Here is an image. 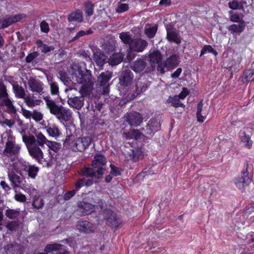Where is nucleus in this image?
<instances>
[{
    "mask_svg": "<svg viewBox=\"0 0 254 254\" xmlns=\"http://www.w3.org/2000/svg\"><path fill=\"white\" fill-rule=\"evenodd\" d=\"M46 108L50 113L55 116L61 122H67L72 117L71 110L61 105H58L55 100L49 96H43Z\"/></svg>",
    "mask_w": 254,
    "mask_h": 254,
    "instance_id": "f257e3e1",
    "label": "nucleus"
},
{
    "mask_svg": "<svg viewBox=\"0 0 254 254\" xmlns=\"http://www.w3.org/2000/svg\"><path fill=\"white\" fill-rule=\"evenodd\" d=\"M78 210L83 215H88L94 211L95 205L84 201L78 203Z\"/></svg>",
    "mask_w": 254,
    "mask_h": 254,
    "instance_id": "6ab92c4d",
    "label": "nucleus"
},
{
    "mask_svg": "<svg viewBox=\"0 0 254 254\" xmlns=\"http://www.w3.org/2000/svg\"><path fill=\"white\" fill-rule=\"evenodd\" d=\"M229 7L233 10H236L238 9H240L244 10V6L242 5V3H239L237 0H233L232 1H230L228 3Z\"/></svg>",
    "mask_w": 254,
    "mask_h": 254,
    "instance_id": "603ef678",
    "label": "nucleus"
},
{
    "mask_svg": "<svg viewBox=\"0 0 254 254\" xmlns=\"http://www.w3.org/2000/svg\"><path fill=\"white\" fill-rule=\"evenodd\" d=\"M24 17L23 14H17L0 19V29L7 27L11 24L18 22Z\"/></svg>",
    "mask_w": 254,
    "mask_h": 254,
    "instance_id": "f3484780",
    "label": "nucleus"
},
{
    "mask_svg": "<svg viewBox=\"0 0 254 254\" xmlns=\"http://www.w3.org/2000/svg\"><path fill=\"white\" fill-rule=\"evenodd\" d=\"M46 129L47 133L50 136L56 138L60 135V131L58 127L54 124L49 125L46 127Z\"/></svg>",
    "mask_w": 254,
    "mask_h": 254,
    "instance_id": "72a5a7b5",
    "label": "nucleus"
},
{
    "mask_svg": "<svg viewBox=\"0 0 254 254\" xmlns=\"http://www.w3.org/2000/svg\"><path fill=\"white\" fill-rule=\"evenodd\" d=\"M106 158L101 154L96 155L94 156V159L92 162V167L96 168V172L98 178H101L105 173V169L103 167L106 163Z\"/></svg>",
    "mask_w": 254,
    "mask_h": 254,
    "instance_id": "0eeeda50",
    "label": "nucleus"
},
{
    "mask_svg": "<svg viewBox=\"0 0 254 254\" xmlns=\"http://www.w3.org/2000/svg\"><path fill=\"white\" fill-rule=\"evenodd\" d=\"M40 29L42 32L47 33L50 30L49 24L44 20L42 21L40 23Z\"/></svg>",
    "mask_w": 254,
    "mask_h": 254,
    "instance_id": "e2e57ef3",
    "label": "nucleus"
},
{
    "mask_svg": "<svg viewBox=\"0 0 254 254\" xmlns=\"http://www.w3.org/2000/svg\"><path fill=\"white\" fill-rule=\"evenodd\" d=\"M82 14V11L77 9L69 15L68 20L69 22L77 21L81 22L83 20Z\"/></svg>",
    "mask_w": 254,
    "mask_h": 254,
    "instance_id": "f704fd0d",
    "label": "nucleus"
},
{
    "mask_svg": "<svg viewBox=\"0 0 254 254\" xmlns=\"http://www.w3.org/2000/svg\"><path fill=\"white\" fill-rule=\"evenodd\" d=\"M167 39L170 42H174L176 44L181 43V38L179 33L174 29H168L167 30Z\"/></svg>",
    "mask_w": 254,
    "mask_h": 254,
    "instance_id": "b1692460",
    "label": "nucleus"
},
{
    "mask_svg": "<svg viewBox=\"0 0 254 254\" xmlns=\"http://www.w3.org/2000/svg\"><path fill=\"white\" fill-rule=\"evenodd\" d=\"M7 139L3 150L2 156L9 161L13 162L18 159L21 150V145L16 143L15 138L11 134H6Z\"/></svg>",
    "mask_w": 254,
    "mask_h": 254,
    "instance_id": "f03ea898",
    "label": "nucleus"
},
{
    "mask_svg": "<svg viewBox=\"0 0 254 254\" xmlns=\"http://www.w3.org/2000/svg\"><path fill=\"white\" fill-rule=\"evenodd\" d=\"M39 55V54L37 52H34L30 53L26 57V62L28 63L31 62L35 58H37Z\"/></svg>",
    "mask_w": 254,
    "mask_h": 254,
    "instance_id": "680f3d73",
    "label": "nucleus"
},
{
    "mask_svg": "<svg viewBox=\"0 0 254 254\" xmlns=\"http://www.w3.org/2000/svg\"><path fill=\"white\" fill-rule=\"evenodd\" d=\"M96 170L97 169L94 168L93 167L92 168L85 167L81 170V174L86 177H91L92 178L95 177L98 179L99 178L97 177Z\"/></svg>",
    "mask_w": 254,
    "mask_h": 254,
    "instance_id": "2f4dec72",
    "label": "nucleus"
},
{
    "mask_svg": "<svg viewBox=\"0 0 254 254\" xmlns=\"http://www.w3.org/2000/svg\"><path fill=\"white\" fill-rule=\"evenodd\" d=\"M208 113V110L206 108L203 109L202 101L199 102L197 106L196 117L197 121L201 123L203 122Z\"/></svg>",
    "mask_w": 254,
    "mask_h": 254,
    "instance_id": "4be33fe9",
    "label": "nucleus"
},
{
    "mask_svg": "<svg viewBox=\"0 0 254 254\" xmlns=\"http://www.w3.org/2000/svg\"><path fill=\"white\" fill-rule=\"evenodd\" d=\"M127 155H128L127 157L128 158V159L133 162H137L141 156L142 152L140 149L138 148L133 150L130 149Z\"/></svg>",
    "mask_w": 254,
    "mask_h": 254,
    "instance_id": "473e14b6",
    "label": "nucleus"
},
{
    "mask_svg": "<svg viewBox=\"0 0 254 254\" xmlns=\"http://www.w3.org/2000/svg\"><path fill=\"white\" fill-rule=\"evenodd\" d=\"M133 75L132 72L129 69H125L123 70L119 78V83L125 86L130 85L133 81Z\"/></svg>",
    "mask_w": 254,
    "mask_h": 254,
    "instance_id": "2eb2a0df",
    "label": "nucleus"
},
{
    "mask_svg": "<svg viewBox=\"0 0 254 254\" xmlns=\"http://www.w3.org/2000/svg\"><path fill=\"white\" fill-rule=\"evenodd\" d=\"M128 9V5L127 3H120L118 4V6L116 8V12L118 13H122L127 11Z\"/></svg>",
    "mask_w": 254,
    "mask_h": 254,
    "instance_id": "052dcab7",
    "label": "nucleus"
},
{
    "mask_svg": "<svg viewBox=\"0 0 254 254\" xmlns=\"http://www.w3.org/2000/svg\"><path fill=\"white\" fill-rule=\"evenodd\" d=\"M63 246L59 244L48 245L45 248V251L48 253H52V254H64L62 251Z\"/></svg>",
    "mask_w": 254,
    "mask_h": 254,
    "instance_id": "cd10ccee",
    "label": "nucleus"
},
{
    "mask_svg": "<svg viewBox=\"0 0 254 254\" xmlns=\"http://www.w3.org/2000/svg\"><path fill=\"white\" fill-rule=\"evenodd\" d=\"M20 224V223L19 221H11L7 223V225H6V227L9 231H16L18 229Z\"/></svg>",
    "mask_w": 254,
    "mask_h": 254,
    "instance_id": "09e8293b",
    "label": "nucleus"
},
{
    "mask_svg": "<svg viewBox=\"0 0 254 254\" xmlns=\"http://www.w3.org/2000/svg\"><path fill=\"white\" fill-rule=\"evenodd\" d=\"M84 186V178L80 179L78 180V181L75 184V187L74 190H76V191L78 190L81 187Z\"/></svg>",
    "mask_w": 254,
    "mask_h": 254,
    "instance_id": "338daca9",
    "label": "nucleus"
},
{
    "mask_svg": "<svg viewBox=\"0 0 254 254\" xmlns=\"http://www.w3.org/2000/svg\"><path fill=\"white\" fill-rule=\"evenodd\" d=\"M120 38L124 44L128 45L129 47L133 40L128 32H122L120 34Z\"/></svg>",
    "mask_w": 254,
    "mask_h": 254,
    "instance_id": "79ce46f5",
    "label": "nucleus"
},
{
    "mask_svg": "<svg viewBox=\"0 0 254 254\" xmlns=\"http://www.w3.org/2000/svg\"><path fill=\"white\" fill-rule=\"evenodd\" d=\"M206 53H212L215 55H217V53L215 51L212 47L210 45H205L201 51L200 56H202L203 55Z\"/></svg>",
    "mask_w": 254,
    "mask_h": 254,
    "instance_id": "6e6d98bb",
    "label": "nucleus"
},
{
    "mask_svg": "<svg viewBox=\"0 0 254 254\" xmlns=\"http://www.w3.org/2000/svg\"><path fill=\"white\" fill-rule=\"evenodd\" d=\"M32 118L36 122H39L43 119V115L40 112L37 110H33L32 111Z\"/></svg>",
    "mask_w": 254,
    "mask_h": 254,
    "instance_id": "13d9d810",
    "label": "nucleus"
},
{
    "mask_svg": "<svg viewBox=\"0 0 254 254\" xmlns=\"http://www.w3.org/2000/svg\"><path fill=\"white\" fill-rule=\"evenodd\" d=\"M15 194L14 195L15 199L21 202H24L26 200V197L25 195L21 193H17V190H15Z\"/></svg>",
    "mask_w": 254,
    "mask_h": 254,
    "instance_id": "bf43d9fd",
    "label": "nucleus"
},
{
    "mask_svg": "<svg viewBox=\"0 0 254 254\" xmlns=\"http://www.w3.org/2000/svg\"><path fill=\"white\" fill-rule=\"evenodd\" d=\"M39 169L35 166L29 165L28 169L27 172H28V176L31 178L34 179L37 175Z\"/></svg>",
    "mask_w": 254,
    "mask_h": 254,
    "instance_id": "8fccbe9b",
    "label": "nucleus"
},
{
    "mask_svg": "<svg viewBox=\"0 0 254 254\" xmlns=\"http://www.w3.org/2000/svg\"><path fill=\"white\" fill-rule=\"evenodd\" d=\"M10 166L8 168L7 176L12 188L15 189L17 187H20L27 190L24 176L20 171L16 170L15 166Z\"/></svg>",
    "mask_w": 254,
    "mask_h": 254,
    "instance_id": "20e7f679",
    "label": "nucleus"
},
{
    "mask_svg": "<svg viewBox=\"0 0 254 254\" xmlns=\"http://www.w3.org/2000/svg\"><path fill=\"white\" fill-rule=\"evenodd\" d=\"M149 85V82L146 79H139L136 83V92L131 95L130 99H133L137 95L140 94L141 92H144L148 87Z\"/></svg>",
    "mask_w": 254,
    "mask_h": 254,
    "instance_id": "a211bd4d",
    "label": "nucleus"
},
{
    "mask_svg": "<svg viewBox=\"0 0 254 254\" xmlns=\"http://www.w3.org/2000/svg\"><path fill=\"white\" fill-rule=\"evenodd\" d=\"M241 138L242 141L245 143V145L250 148L252 145L253 142L250 136L247 135L245 132H243V135H242Z\"/></svg>",
    "mask_w": 254,
    "mask_h": 254,
    "instance_id": "5fc2aeb1",
    "label": "nucleus"
},
{
    "mask_svg": "<svg viewBox=\"0 0 254 254\" xmlns=\"http://www.w3.org/2000/svg\"><path fill=\"white\" fill-rule=\"evenodd\" d=\"M21 113L23 116L28 119H30L32 117V112H31L25 108L21 107Z\"/></svg>",
    "mask_w": 254,
    "mask_h": 254,
    "instance_id": "0e129e2a",
    "label": "nucleus"
},
{
    "mask_svg": "<svg viewBox=\"0 0 254 254\" xmlns=\"http://www.w3.org/2000/svg\"><path fill=\"white\" fill-rule=\"evenodd\" d=\"M91 142L89 137H79L72 142L70 146L74 151L82 152L89 146Z\"/></svg>",
    "mask_w": 254,
    "mask_h": 254,
    "instance_id": "1a4fd4ad",
    "label": "nucleus"
},
{
    "mask_svg": "<svg viewBox=\"0 0 254 254\" xmlns=\"http://www.w3.org/2000/svg\"><path fill=\"white\" fill-rule=\"evenodd\" d=\"M94 60L98 66L102 67L108 62V58L101 52H96L94 54Z\"/></svg>",
    "mask_w": 254,
    "mask_h": 254,
    "instance_id": "c756f323",
    "label": "nucleus"
},
{
    "mask_svg": "<svg viewBox=\"0 0 254 254\" xmlns=\"http://www.w3.org/2000/svg\"><path fill=\"white\" fill-rule=\"evenodd\" d=\"M140 132L138 130L132 129L130 131L124 132L123 137L126 139H137L140 137Z\"/></svg>",
    "mask_w": 254,
    "mask_h": 254,
    "instance_id": "58836bf2",
    "label": "nucleus"
},
{
    "mask_svg": "<svg viewBox=\"0 0 254 254\" xmlns=\"http://www.w3.org/2000/svg\"><path fill=\"white\" fill-rule=\"evenodd\" d=\"M0 185L2 187V188L6 192H8V191L11 190L10 187L8 185L7 183H6L5 181H2L0 183Z\"/></svg>",
    "mask_w": 254,
    "mask_h": 254,
    "instance_id": "774afa93",
    "label": "nucleus"
},
{
    "mask_svg": "<svg viewBox=\"0 0 254 254\" xmlns=\"http://www.w3.org/2000/svg\"><path fill=\"white\" fill-rule=\"evenodd\" d=\"M245 167L246 168L242 172L241 175L235 179V184L240 189H242L248 186L251 181V179L249 176L248 172V164L247 162L246 163Z\"/></svg>",
    "mask_w": 254,
    "mask_h": 254,
    "instance_id": "6e6552de",
    "label": "nucleus"
},
{
    "mask_svg": "<svg viewBox=\"0 0 254 254\" xmlns=\"http://www.w3.org/2000/svg\"><path fill=\"white\" fill-rule=\"evenodd\" d=\"M74 77L78 83L81 84L86 87L92 85L91 74L89 70L78 68L77 72L75 73Z\"/></svg>",
    "mask_w": 254,
    "mask_h": 254,
    "instance_id": "423d86ee",
    "label": "nucleus"
},
{
    "mask_svg": "<svg viewBox=\"0 0 254 254\" xmlns=\"http://www.w3.org/2000/svg\"><path fill=\"white\" fill-rule=\"evenodd\" d=\"M246 23L244 20H242L238 24H233L230 25L228 28L231 33H237L239 35L243 32L245 27Z\"/></svg>",
    "mask_w": 254,
    "mask_h": 254,
    "instance_id": "a878e982",
    "label": "nucleus"
},
{
    "mask_svg": "<svg viewBox=\"0 0 254 254\" xmlns=\"http://www.w3.org/2000/svg\"><path fill=\"white\" fill-rule=\"evenodd\" d=\"M103 215L109 225L114 227H118L120 224V220L117 218L116 214L112 211L110 209L104 210Z\"/></svg>",
    "mask_w": 254,
    "mask_h": 254,
    "instance_id": "dca6fc26",
    "label": "nucleus"
},
{
    "mask_svg": "<svg viewBox=\"0 0 254 254\" xmlns=\"http://www.w3.org/2000/svg\"><path fill=\"white\" fill-rule=\"evenodd\" d=\"M178 64V56L176 55L171 56L166 60L164 63L165 66L169 68L176 66Z\"/></svg>",
    "mask_w": 254,
    "mask_h": 254,
    "instance_id": "c9c22d12",
    "label": "nucleus"
},
{
    "mask_svg": "<svg viewBox=\"0 0 254 254\" xmlns=\"http://www.w3.org/2000/svg\"><path fill=\"white\" fill-rule=\"evenodd\" d=\"M35 137L36 140V143L41 147H43L45 144H47V142L49 141L46 136L41 132L37 133Z\"/></svg>",
    "mask_w": 254,
    "mask_h": 254,
    "instance_id": "37998d69",
    "label": "nucleus"
},
{
    "mask_svg": "<svg viewBox=\"0 0 254 254\" xmlns=\"http://www.w3.org/2000/svg\"><path fill=\"white\" fill-rule=\"evenodd\" d=\"M0 101L1 105L6 107V111L9 114H15L17 112L16 108L13 105L12 100L8 97Z\"/></svg>",
    "mask_w": 254,
    "mask_h": 254,
    "instance_id": "5701e85b",
    "label": "nucleus"
},
{
    "mask_svg": "<svg viewBox=\"0 0 254 254\" xmlns=\"http://www.w3.org/2000/svg\"><path fill=\"white\" fill-rule=\"evenodd\" d=\"M124 58V56L121 53H116L112 55L110 59V64L112 65H117L121 63Z\"/></svg>",
    "mask_w": 254,
    "mask_h": 254,
    "instance_id": "a19ab883",
    "label": "nucleus"
},
{
    "mask_svg": "<svg viewBox=\"0 0 254 254\" xmlns=\"http://www.w3.org/2000/svg\"><path fill=\"white\" fill-rule=\"evenodd\" d=\"M110 167L111 168V174L114 176H119L121 175L120 170L113 165L111 164Z\"/></svg>",
    "mask_w": 254,
    "mask_h": 254,
    "instance_id": "69168bd1",
    "label": "nucleus"
},
{
    "mask_svg": "<svg viewBox=\"0 0 254 254\" xmlns=\"http://www.w3.org/2000/svg\"><path fill=\"white\" fill-rule=\"evenodd\" d=\"M67 98V103L70 107L80 110L83 106L84 97L83 96L72 97V95L69 93Z\"/></svg>",
    "mask_w": 254,
    "mask_h": 254,
    "instance_id": "4468645a",
    "label": "nucleus"
},
{
    "mask_svg": "<svg viewBox=\"0 0 254 254\" xmlns=\"http://www.w3.org/2000/svg\"><path fill=\"white\" fill-rule=\"evenodd\" d=\"M29 89L34 93H36L41 95L44 93V84L39 80L33 77H30L27 82Z\"/></svg>",
    "mask_w": 254,
    "mask_h": 254,
    "instance_id": "f8f14e48",
    "label": "nucleus"
},
{
    "mask_svg": "<svg viewBox=\"0 0 254 254\" xmlns=\"http://www.w3.org/2000/svg\"><path fill=\"white\" fill-rule=\"evenodd\" d=\"M76 228L80 232L90 233L92 232V224L86 220H80L77 221Z\"/></svg>",
    "mask_w": 254,
    "mask_h": 254,
    "instance_id": "aec40b11",
    "label": "nucleus"
},
{
    "mask_svg": "<svg viewBox=\"0 0 254 254\" xmlns=\"http://www.w3.org/2000/svg\"><path fill=\"white\" fill-rule=\"evenodd\" d=\"M143 121L141 115L136 112H130L126 116V121L131 127H137Z\"/></svg>",
    "mask_w": 254,
    "mask_h": 254,
    "instance_id": "ddd939ff",
    "label": "nucleus"
},
{
    "mask_svg": "<svg viewBox=\"0 0 254 254\" xmlns=\"http://www.w3.org/2000/svg\"><path fill=\"white\" fill-rule=\"evenodd\" d=\"M157 30V26H153L148 27L147 26L145 27L144 33L149 38H152L155 35V34Z\"/></svg>",
    "mask_w": 254,
    "mask_h": 254,
    "instance_id": "c03bdc74",
    "label": "nucleus"
},
{
    "mask_svg": "<svg viewBox=\"0 0 254 254\" xmlns=\"http://www.w3.org/2000/svg\"><path fill=\"white\" fill-rule=\"evenodd\" d=\"M50 149L54 151L55 152H58L61 148V144L55 141L49 140L46 144Z\"/></svg>",
    "mask_w": 254,
    "mask_h": 254,
    "instance_id": "de8ad7c7",
    "label": "nucleus"
},
{
    "mask_svg": "<svg viewBox=\"0 0 254 254\" xmlns=\"http://www.w3.org/2000/svg\"><path fill=\"white\" fill-rule=\"evenodd\" d=\"M254 80V70L247 69L244 72L242 77L243 82H250Z\"/></svg>",
    "mask_w": 254,
    "mask_h": 254,
    "instance_id": "4c0bfd02",
    "label": "nucleus"
},
{
    "mask_svg": "<svg viewBox=\"0 0 254 254\" xmlns=\"http://www.w3.org/2000/svg\"><path fill=\"white\" fill-rule=\"evenodd\" d=\"M161 127L160 118L158 117L151 119L149 122L144 130L145 133L150 136H152L154 133L158 131Z\"/></svg>",
    "mask_w": 254,
    "mask_h": 254,
    "instance_id": "9b49d317",
    "label": "nucleus"
},
{
    "mask_svg": "<svg viewBox=\"0 0 254 254\" xmlns=\"http://www.w3.org/2000/svg\"><path fill=\"white\" fill-rule=\"evenodd\" d=\"M36 44L37 46L41 49L42 52L47 53L55 49V47L53 46H48L43 43V42L39 40L37 41Z\"/></svg>",
    "mask_w": 254,
    "mask_h": 254,
    "instance_id": "ea45409f",
    "label": "nucleus"
},
{
    "mask_svg": "<svg viewBox=\"0 0 254 254\" xmlns=\"http://www.w3.org/2000/svg\"><path fill=\"white\" fill-rule=\"evenodd\" d=\"M147 41L141 38L133 39L129 46L130 51L137 53L142 52L148 46Z\"/></svg>",
    "mask_w": 254,
    "mask_h": 254,
    "instance_id": "9d476101",
    "label": "nucleus"
},
{
    "mask_svg": "<svg viewBox=\"0 0 254 254\" xmlns=\"http://www.w3.org/2000/svg\"><path fill=\"white\" fill-rule=\"evenodd\" d=\"M13 92L16 98L23 99L26 105L33 108L36 106H39L42 102L41 99L34 100L30 95L26 96V93L24 89L18 84L12 85Z\"/></svg>",
    "mask_w": 254,
    "mask_h": 254,
    "instance_id": "39448f33",
    "label": "nucleus"
},
{
    "mask_svg": "<svg viewBox=\"0 0 254 254\" xmlns=\"http://www.w3.org/2000/svg\"><path fill=\"white\" fill-rule=\"evenodd\" d=\"M229 14L230 15V20L233 22L241 23L242 20H244L242 19V17H243V15L242 14L239 15L236 13H234L232 10L229 11Z\"/></svg>",
    "mask_w": 254,
    "mask_h": 254,
    "instance_id": "49530a36",
    "label": "nucleus"
},
{
    "mask_svg": "<svg viewBox=\"0 0 254 254\" xmlns=\"http://www.w3.org/2000/svg\"><path fill=\"white\" fill-rule=\"evenodd\" d=\"M47 80L50 86V93L53 96H59V87L57 82L54 81L52 77L47 76Z\"/></svg>",
    "mask_w": 254,
    "mask_h": 254,
    "instance_id": "7c9ffc66",
    "label": "nucleus"
},
{
    "mask_svg": "<svg viewBox=\"0 0 254 254\" xmlns=\"http://www.w3.org/2000/svg\"><path fill=\"white\" fill-rule=\"evenodd\" d=\"M20 214L19 209L14 210L11 209H7L5 211V214L7 217L9 219H15Z\"/></svg>",
    "mask_w": 254,
    "mask_h": 254,
    "instance_id": "a18cd8bd",
    "label": "nucleus"
},
{
    "mask_svg": "<svg viewBox=\"0 0 254 254\" xmlns=\"http://www.w3.org/2000/svg\"><path fill=\"white\" fill-rule=\"evenodd\" d=\"M147 65L144 60L139 59L134 61L131 65V69L136 72H140L143 70Z\"/></svg>",
    "mask_w": 254,
    "mask_h": 254,
    "instance_id": "bb28decb",
    "label": "nucleus"
},
{
    "mask_svg": "<svg viewBox=\"0 0 254 254\" xmlns=\"http://www.w3.org/2000/svg\"><path fill=\"white\" fill-rule=\"evenodd\" d=\"M44 204V200L40 195H35L34 196L32 203V205L34 208L37 209H41L43 207Z\"/></svg>",
    "mask_w": 254,
    "mask_h": 254,
    "instance_id": "e433bc0d",
    "label": "nucleus"
},
{
    "mask_svg": "<svg viewBox=\"0 0 254 254\" xmlns=\"http://www.w3.org/2000/svg\"><path fill=\"white\" fill-rule=\"evenodd\" d=\"M149 61L151 64V67L154 68L155 64H159L162 60V55L159 51H153L148 55Z\"/></svg>",
    "mask_w": 254,
    "mask_h": 254,
    "instance_id": "393cba45",
    "label": "nucleus"
},
{
    "mask_svg": "<svg viewBox=\"0 0 254 254\" xmlns=\"http://www.w3.org/2000/svg\"><path fill=\"white\" fill-rule=\"evenodd\" d=\"M113 76V73L110 71L101 72L98 76V81L100 86H104L108 85V82Z\"/></svg>",
    "mask_w": 254,
    "mask_h": 254,
    "instance_id": "412c9836",
    "label": "nucleus"
},
{
    "mask_svg": "<svg viewBox=\"0 0 254 254\" xmlns=\"http://www.w3.org/2000/svg\"><path fill=\"white\" fill-rule=\"evenodd\" d=\"M6 254H20V246L16 243H9L4 247Z\"/></svg>",
    "mask_w": 254,
    "mask_h": 254,
    "instance_id": "c85d7f7f",
    "label": "nucleus"
},
{
    "mask_svg": "<svg viewBox=\"0 0 254 254\" xmlns=\"http://www.w3.org/2000/svg\"><path fill=\"white\" fill-rule=\"evenodd\" d=\"M85 12L88 16H91L94 12V5L91 2L85 3Z\"/></svg>",
    "mask_w": 254,
    "mask_h": 254,
    "instance_id": "3c124183",
    "label": "nucleus"
},
{
    "mask_svg": "<svg viewBox=\"0 0 254 254\" xmlns=\"http://www.w3.org/2000/svg\"><path fill=\"white\" fill-rule=\"evenodd\" d=\"M8 96L5 85L2 82H0V100Z\"/></svg>",
    "mask_w": 254,
    "mask_h": 254,
    "instance_id": "864d4df0",
    "label": "nucleus"
},
{
    "mask_svg": "<svg viewBox=\"0 0 254 254\" xmlns=\"http://www.w3.org/2000/svg\"><path fill=\"white\" fill-rule=\"evenodd\" d=\"M180 98H179L177 96H175L174 98H171L170 100L172 105L175 107H184L185 105L180 102Z\"/></svg>",
    "mask_w": 254,
    "mask_h": 254,
    "instance_id": "4d7b16f0",
    "label": "nucleus"
},
{
    "mask_svg": "<svg viewBox=\"0 0 254 254\" xmlns=\"http://www.w3.org/2000/svg\"><path fill=\"white\" fill-rule=\"evenodd\" d=\"M22 140L25 144L30 156L37 160L40 161L43 158V152L40 148V146L36 143V140L33 135L22 136Z\"/></svg>",
    "mask_w": 254,
    "mask_h": 254,
    "instance_id": "7ed1b4c3",
    "label": "nucleus"
}]
</instances>
